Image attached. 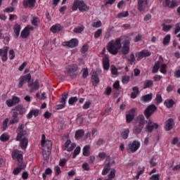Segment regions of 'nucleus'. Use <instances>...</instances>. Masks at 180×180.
<instances>
[{"label":"nucleus","mask_w":180,"mask_h":180,"mask_svg":"<svg viewBox=\"0 0 180 180\" xmlns=\"http://www.w3.org/2000/svg\"><path fill=\"white\" fill-rule=\"evenodd\" d=\"M16 141H20V147L22 148V150H26L27 144H29V140L25 137L27 135V132H26V130H25V125L20 124L16 130Z\"/></svg>","instance_id":"nucleus-1"},{"label":"nucleus","mask_w":180,"mask_h":180,"mask_svg":"<svg viewBox=\"0 0 180 180\" xmlns=\"http://www.w3.org/2000/svg\"><path fill=\"white\" fill-rule=\"evenodd\" d=\"M120 49H122V39L120 38L111 40L107 45L108 51L112 56H116Z\"/></svg>","instance_id":"nucleus-2"},{"label":"nucleus","mask_w":180,"mask_h":180,"mask_svg":"<svg viewBox=\"0 0 180 180\" xmlns=\"http://www.w3.org/2000/svg\"><path fill=\"white\" fill-rule=\"evenodd\" d=\"M72 10L74 12L78 10L80 12H88V11H89V6H88L83 0H74Z\"/></svg>","instance_id":"nucleus-3"},{"label":"nucleus","mask_w":180,"mask_h":180,"mask_svg":"<svg viewBox=\"0 0 180 180\" xmlns=\"http://www.w3.org/2000/svg\"><path fill=\"white\" fill-rule=\"evenodd\" d=\"M141 146V143L139 141H133L129 143L127 151L128 153H136V151L140 148Z\"/></svg>","instance_id":"nucleus-4"},{"label":"nucleus","mask_w":180,"mask_h":180,"mask_svg":"<svg viewBox=\"0 0 180 180\" xmlns=\"http://www.w3.org/2000/svg\"><path fill=\"white\" fill-rule=\"evenodd\" d=\"M77 68L74 65H69L65 70V74L70 78H75L77 77Z\"/></svg>","instance_id":"nucleus-5"},{"label":"nucleus","mask_w":180,"mask_h":180,"mask_svg":"<svg viewBox=\"0 0 180 180\" xmlns=\"http://www.w3.org/2000/svg\"><path fill=\"white\" fill-rule=\"evenodd\" d=\"M41 144L43 147V150H46V148L47 149V151H50V150H51V141L50 140H47L46 141V136L44 134H42L41 136Z\"/></svg>","instance_id":"nucleus-6"},{"label":"nucleus","mask_w":180,"mask_h":180,"mask_svg":"<svg viewBox=\"0 0 180 180\" xmlns=\"http://www.w3.org/2000/svg\"><path fill=\"white\" fill-rule=\"evenodd\" d=\"M155 110H157L155 105H150L148 106L143 112L146 119H150L151 115H153Z\"/></svg>","instance_id":"nucleus-7"},{"label":"nucleus","mask_w":180,"mask_h":180,"mask_svg":"<svg viewBox=\"0 0 180 180\" xmlns=\"http://www.w3.org/2000/svg\"><path fill=\"white\" fill-rule=\"evenodd\" d=\"M34 28L32 25H27L21 32L20 36L22 39H26L29 37V34H30V32H33Z\"/></svg>","instance_id":"nucleus-8"},{"label":"nucleus","mask_w":180,"mask_h":180,"mask_svg":"<svg viewBox=\"0 0 180 180\" xmlns=\"http://www.w3.org/2000/svg\"><path fill=\"white\" fill-rule=\"evenodd\" d=\"M137 6L139 12H144L148 8V0H138Z\"/></svg>","instance_id":"nucleus-9"},{"label":"nucleus","mask_w":180,"mask_h":180,"mask_svg":"<svg viewBox=\"0 0 180 180\" xmlns=\"http://www.w3.org/2000/svg\"><path fill=\"white\" fill-rule=\"evenodd\" d=\"M30 79H32V76L30 75V74H27L26 75L21 76L19 78V83L18 84V88H22L23 86V84L27 81V82H29V81H30Z\"/></svg>","instance_id":"nucleus-10"},{"label":"nucleus","mask_w":180,"mask_h":180,"mask_svg":"<svg viewBox=\"0 0 180 180\" xmlns=\"http://www.w3.org/2000/svg\"><path fill=\"white\" fill-rule=\"evenodd\" d=\"M154 129H158V124H153V121H151V120H148V124L145 129L146 133H151Z\"/></svg>","instance_id":"nucleus-11"},{"label":"nucleus","mask_w":180,"mask_h":180,"mask_svg":"<svg viewBox=\"0 0 180 180\" xmlns=\"http://www.w3.org/2000/svg\"><path fill=\"white\" fill-rule=\"evenodd\" d=\"M75 143H71V141L68 140L65 144L63 146V150L64 151H72V150H74V148H75Z\"/></svg>","instance_id":"nucleus-12"},{"label":"nucleus","mask_w":180,"mask_h":180,"mask_svg":"<svg viewBox=\"0 0 180 180\" xmlns=\"http://www.w3.org/2000/svg\"><path fill=\"white\" fill-rule=\"evenodd\" d=\"M150 56H151V52L148 51V50H143L136 53V57L138 60L144 58V57H150Z\"/></svg>","instance_id":"nucleus-13"},{"label":"nucleus","mask_w":180,"mask_h":180,"mask_svg":"<svg viewBox=\"0 0 180 180\" xmlns=\"http://www.w3.org/2000/svg\"><path fill=\"white\" fill-rule=\"evenodd\" d=\"M110 169V156H108L104 163V168L101 173L102 175H106L108 172H109Z\"/></svg>","instance_id":"nucleus-14"},{"label":"nucleus","mask_w":180,"mask_h":180,"mask_svg":"<svg viewBox=\"0 0 180 180\" xmlns=\"http://www.w3.org/2000/svg\"><path fill=\"white\" fill-rule=\"evenodd\" d=\"M19 102H20V99L18 96H13L12 99H8L6 101V104L8 108H12V106H15Z\"/></svg>","instance_id":"nucleus-15"},{"label":"nucleus","mask_w":180,"mask_h":180,"mask_svg":"<svg viewBox=\"0 0 180 180\" xmlns=\"http://www.w3.org/2000/svg\"><path fill=\"white\" fill-rule=\"evenodd\" d=\"M63 46L74 49V47H77L78 46V40L77 39H72L69 41L63 42Z\"/></svg>","instance_id":"nucleus-16"},{"label":"nucleus","mask_w":180,"mask_h":180,"mask_svg":"<svg viewBox=\"0 0 180 180\" xmlns=\"http://www.w3.org/2000/svg\"><path fill=\"white\" fill-rule=\"evenodd\" d=\"M11 155L13 160L17 159L18 162H22V160H23V154H22V152H20L18 150H16L12 153Z\"/></svg>","instance_id":"nucleus-17"},{"label":"nucleus","mask_w":180,"mask_h":180,"mask_svg":"<svg viewBox=\"0 0 180 180\" xmlns=\"http://www.w3.org/2000/svg\"><path fill=\"white\" fill-rule=\"evenodd\" d=\"M136 113V108L131 109L126 115L127 123H131L134 119V114Z\"/></svg>","instance_id":"nucleus-18"},{"label":"nucleus","mask_w":180,"mask_h":180,"mask_svg":"<svg viewBox=\"0 0 180 180\" xmlns=\"http://www.w3.org/2000/svg\"><path fill=\"white\" fill-rule=\"evenodd\" d=\"M28 87L30 88V92H34V91H37V89L40 88V84H39V82L37 80L32 83H30V81H29Z\"/></svg>","instance_id":"nucleus-19"},{"label":"nucleus","mask_w":180,"mask_h":180,"mask_svg":"<svg viewBox=\"0 0 180 180\" xmlns=\"http://www.w3.org/2000/svg\"><path fill=\"white\" fill-rule=\"evenodd\" d=\"M9 48L5 46L0 49V57H1L2 61H6L8 60V50Z\"/></svg>","instance_id":"nucleus-20"},{"label":"nucleus","mask_w":180,"mask_h":180,"mask_svg":"<svg viewBox=\"0 0 180 180\" xmlns=\"http://www.w3.org/2000/svg\"><path fill=\"white\" fill-rule=\"evenodd\" d=\"M174 127V120L169 118L165 122V129L167 131Z\"/></svg>","instance_id":"nucleus-21"},{"label":"nucleus","mask_w":180,"mask_h":180,"mask_svg":"<svg viewBox=\"0 0 180 180\" xmlns=\"http://www.w3.org/2000/svg\"><path fill=\"white\" fill-rule=\"evenodd\" d=\"M122 51L123 54H128L129 51H130V41H125L122 49Z\"/></svg>","instance_id":"nucleus-22"},{"label":"nucleus","mask_w":180,"mask_h":180,"mask_svg":"<svg viewBox=\"0 0 180 180\" xmlns=\"http://www.w3.org/2000/svg\"><path fill=\"white\" fill-rule=\"evenodd\" d=\"M39 113H40V110H39L38 109H32L27 114V119H32L33 116H34V117H37V116L39 115Z\"/></svg>","instance_id":"nucleus-23"},{"label":"nucleus","mask_w":180,"mask_h":180,"mask_svg":"<svg viewBox=\"0 0 180 180\" xmlns=\"http://www.w3.org/2000/svg\"><path fill=\"white\" fill-rule=\"evenodd\" d=\"M20 25L15 24L13 26V32H14V37L18 39L19 37V34H20Z\"/></svg>","instance_id":"nucleus-24"},{"label":"nucleus","mask_w":180,"mask_h":180,"mask_svg":"<svg viewBox=\"0 0 180 180\" xmlns=\"http://www.w3.org/2000/svg\"><path fill=\"white\" fill-rule=\"evenodd\" d=\"M36 0H24L23 5L25 8H33Z\"/></svg>","instance_id":"nucleus-25"},{"label":"nucleus","mask_w":180,"mask_h":180,"mask_svg":"<svg viewBox=\"0 0 180 180\" xmlns=\"http://www.w3.org/2000/svg\"><path fill=\"white\" fill-rule=\"evenodd\" d=\"M91 82H93V85L96 86L98 84H99V77H98V74L96 72H93L91 75Z\"/></svg>","instance_id":"nucleus-26"},{"label":"nucleus","mask_w":180,"mask_h":180,"mask_svg":"<svg viewBox=\"0 0 180 180\" xmlns=\"http://www.w3.org/2000/svg\"><path fill=\"white\" fill-rule=\"evenodd\" d=\"M138 122L139 126H141L142 127H144V124L147 123V120H146V118H144V115H143L138 116Z\"/></svg>","instance_id":"nucleus-27"},{"label":"nucleus","mask_w":180,"mask_h":180,"mask_svg":"<svg viewBox=\"0 0 180 180\" xmlns=\"http://www.w3.org/2000/svg\"><path fill=\"white\" fill-rule=\"evenodd\" d=\"M165 6H167V8H175L176 6V1L165 0Z\"/></svg>","instance_id":"nucleus-28"},{"label":"nucleus","mask_w":180,"mask_h":180,"mask_svg":"<svg viewBox=\"0 0 180 180\" xmlns=\"http://www.w3.org/2000/svg\"><path fill=\"white\" fill-rule=\"evenodd\" d=\"M132 91H133L131 94V99H136V98H137V95L140 94V91H139V87L137 86L133 87Z\"/></svg>","instance_id":"nucleus-29"},{"label":"nucleus","mask_w":180,"mask_h":180,"mask_svg":"<svg viewBox=\"0 0 180 180\" xmlns=\"http://www.w3.org/2000/svg\"><path fill=\"white\" fill-rule=\"evenodd\" d=\"M153 99V94H146L141 98L142 102H150Z\"/></svg>","instance_id":"nucleus-30"},{"label":"nucleus","mask_w":180,"mask_h":180,"mask_svg":"<svg viewBox=\"0 0 180 180\" xmlns=\"http://www.w3.org/2000/svg\"><path fill=\"white\" fill-rule=\"evenodd\" d=\"M103 68L104 70H109V58L106 56H104L103 58Z\"/></svg>","instance_id":"nucleus-31"},{"label":"nucleus","mask_w":180,"mask_h":180,"mask_svg":"<svg viewBox=\"0 0 180 180\" xmlns=\"http://www.w3.org/2000/svg\"><path fill=\"white\" fill-rule=\"evenodd\" d=\"M60 30H61V26L60 24L53 25L51 27V32H52V33H57V32H60Z\"/></svg>","instance_id":"nucleus-32"},{"label":"nucleus","mask_w":180,"mask_h":180,"mask_svg":"<svg viewBox=\"0 0 180 180\" xmlns=\"http://www.w3.org/2000/svg\"><path fill=\"white\" fill-rule=\"evenodd\" d=\"M91 147L89 145L85 146L83 148V155L84 157H88L91 153L89 152Z\"/></svg>","instance_id":"nucleus-33"},{"label":"nucleus","mask_w":180,"mask_h":180,"mask_svg":"<svg viewBox=\"0 0 180 180\" xmlns=\"http://www.w3.org/2000/svg\"><path fill=\"white\" fill-rule=\"evenodd\" d=\"M84 134H85V132L84 131V130L79 129L75 133V139L78 140L79 139H81V137H82Z\"/></svg>","instance_id":"nucleus-34"},{"label":"nucleus","mask_w":180,"mask_h":180,"mask_svg":"<svg viewBox=\"0 0 180 180\" xmlns=\"http://www.w3.org/2000/svg\"><path fill=\"white\" fill-rule=\"evenodd\" d=\"M174 34L179 38V41H180V25L176 24L174 29Z\"/></svg>","instance_id":"nucleus-35"},{"label":"nucleus","mask_w":180,"mask_h":180,"mask_svg":"<svg viewBox=\"0 0 180 180\" xmlns=\"http://www.w3.org/2000/svg\"><path fill=\"white\" fill-rule=\"evenodd\" d=\"M127 16H129V12L123 11L122 13H118L116 18H117L118 19H122V18H127Z\"/></svg>","instance_id":"nucleus-36"},{"label":"nucleus","mask_w":180,"mask_h":180,"mask_svg":"<svg viewBox=\"0 0 180 180\" xmlns=\"http://www.w3.org/2000/svg\"><path fill=\"white\" fill-rule=\"evenodd\" d=\"M169 41H171V35L167 34L163 39V45L167 46V44H169Z\"/></svg>","instance_id":"nucleus-37"},{"label":"nucleus","mask_w":180,"mask_h":180,"mask_svg":"<svg viewBox=\"0 0 180 180\" xmlns=\"http://www.w3.org/2000/svg\"><path fill=\"white\" fill-rule=\"evenodd\" d=\"M129 133H130V131L129 130V129H124L121 134L122 139L126 140V139H127V137H129Z\"/></svg>","instance_id":"nucleus-38"},{"label":"nucleus","mask_w":180,"mask_h":180,"mask_svg":"<svg viewBox=\"0 0 180 180\" xmlns=\"http://www.w3.org/2000/svg\"><path fill=\"white\" fill-rule=\"evenodd\" d=\"M172 29V25L163 24L162 25V31L163 32H169Z\"/></svg>","instance_id":"nucleus-39"},{"label":"nucleus","mask_w":180,"mask_h":180,"mask_svg":"<svg viewBox=\"0 0 180 180\" xmlns=\"http://www.w3.org/2000/svg\"><path fill=\"white\" fill-rule=\"evenodd\" d=\"M158 70H160V62L158 61L155 63L153 70H152V72H153L154 74H155V72H158Z\"/></svg>","instance_id":"nucleus-40"},{"label":"nucleus","mask_w":180,"mask_h":180,"mask_svg":"<svg viewBox=\"0 0 180 180\" xmlns=\"http://www.w3.org/2000/svg\"><path fill=\"white\" fill-rule=\"evenodd\" d=\"M151 85H153V81L148 79V80L145 81V82L143 84V89H146L147 88H150V86H151Z\"/></svg>","instance_id":"nucleus-41"},{"label":"nucleus","mask_w":180,"mask_h":180,"mask_svg":"<svg viewBox=\"0 0 180 180\" xmlns=\"http://www.w3.org/2000/svg\"><path fill=\"white\" fill-rule=\"evenodd\" d=\"M39 22H40V20H39V18H37V17H33L31 19V23H32V25H33V26H37L39 25Z\"/></svg>","instance_id":"nucleus-42"},{"label":"nucleus","mask_w":180,"mask_h":180,"mask_svg":"<svg viewBox=\"0 0 180 180\" xmlns=\"http://www.w3.org/2000/svg\"><path fill=\"white\" fill-rule=\"evenodd\" d=\"M143 128L144 127H141V125L136 126L134 127V133H136V134H140Z\"/></svg>","instance_id":"nucleus-43"},{"label":"nucleus","mask_w":180,"mask_h":180,"mask_svg":"<svg viewBox=\"0 0 180 180\" xmlns=\"http://www.w3.org/2000/svg\"><path fill=\"white\" fill-rule=\"evenodd\" d=\"M165 105L167 108H172L174 106V101L172 100H166L165 101Z\"/></svg>","instance_id":"nucleus-44"},{"label":"nucleus","mask_w":180,"mask_h":180,"mask_svg":"<svg viewBox=\"0 0 180 180\" xmlns=\"http://www.w3.org/2000/svg\"><path fill=\"white\" fill-rule=\"evenodd\" d=\"M0 140L1 141H8V140H9V134L5 133L3 134L1 136H0Z\"/></svg>","instance_id":"nucleus-45"},{"label":"nucleus","mask_w":180,"mask_h":180,"mask_svg":"<svg viewBox=\"0 0 180 180\" xmlns=\"http://www.w3.org/2000/svg\"><path fill=\"white\" fill-rule=\"evenodd\" d=\"M79 153H81V147L77 146L74 150L72 158H75V157H77Z\"/></svg>","instance_id":"nucleus-46"},{"label":"nucleus","mask_w":180,"mask_h":180,"mask_svg":"<svg viewBox=\"0 0 180 180\" xmlns=\"http://www.w3.org/2000/svg\"><path fill=\"white\" fill-rule=\"evenodd\" d=\"M160 72L162 74H165L167 72V65L166 64H160Z\"/></svg>","instance_id":"nucleus-47"},{"label":"nucleus","mask_w":180,"mask_h":180,"mask_svg":"<svg viewBox=\"0 0 180 180\" xmlns=\"http://www.w3.org/2000/svg\"><path fill=\"white\" fill-rule=\"evenodd\" d=\"M102 26V22L101 20L94 21L92 23L93 27H101Z\"/></svg>","instance_id":"nucleus-48"},{"label":"nucleus","mask_w":180,"mask_h":180,"mask_svg":"<svg viewBox=\"0 0 180 180\" xmlns=\"http://www.w3.org/2000/svg\"><path fill=\"white\" fill-rule=\"evenodd\" d=\"M136 60V58L134 57V53H131L130 55L129 58L128 59V61L131 65H133V63H134Z\"/></svg>","instance_id":"nucleus-49"},{"label":"nucleus","mask_w":180,"mask_h":180,"mask_svg":"<svg viewBox=\"0 0 180 180\" xmlns=\"http://www.w3.org/2000/svg\"><path fill=\"white\" fill-rule=\"evenodd\" d=\"M74 32L75 33H81V32H84V26L81 25L75 27Z\"/></svg>","instance_id":"nucleus-50"},{"label":"nucleus","mask_w":180,"mask_h":180,"mask_svg":"<svg viewBox=\"0 0 180 180\" xmlns=\"http://www.w3.org/2000/svg\"><path fill=\"white\" fill-rule=\"evenodd\" d=\"M88 49H89V46H88V44H84L81 49V52L82 53V54H85V53L88 51Z\"/></svg>","instance_id":"nucleus-51"},{"label":"nucleus","mask_w":180,"mask_h":180,"mask_svg":"<svg viewBox=\"0 0 180 180\" xmlns=\"http://www.w3.org/2000/svg\"><path fill=\"white\" fill-rule=\"evenodd\" d=\"M54 172H55V175L56 176H58V175L61 174V169L58 166H55Z\"/></svg>","instance_id":"nucleus-52"},{"label":"nucleus","mask_w":180,"mask_h":180,"mask_svg":"<svg viewBox=\"0 0 180 180\" xmlns=\"http://www.w3.org/2000/svg\"><path fill=\"white\" fill-rule=\"evenodd\" d=\"M110 70H111L112 75H114L115 77H116V75H117V68H116V67L112 65V66H111Z\"/></svg>","instance_id":"nucleus-53"},{"label":"nucleus","mask_w":180,"mask_h":180,"mask_svg":"<svg viewBox=\"0 0 180 180\" xmlns=\"http://www.w3.org/2000/svg\"><path fill=\"white\" fill-rule=\"evenodd\" d=\"M91 101H85L84 104L83 105V109L86 110V109H89L90 106H91Z\"/></svg>","instance_id":"nucleus-54"},{"label":"nucleus","mask_w":180,"mask_h":180,"mask_svg":"<svg viewBox=\"0 0 180 180\" xmlns=\"http://www.w3.org/2000/svg\"><path fill=\"white\" fill-rule=\"evenodd\" d=\"M77 101H78V98H77V96L72 97L69 99L68 103L69 105H74V103H75V102H77Z\"/></svg>","instance_id":"nucleus-55"},{"label":"nucleus","mask_w":180,"mask_h":180,"mask_svg":"<svg viewBox=\"0 0 180 180\" xmlns=\"http://www.w3.org/2000/svg\"><path fill=\"white\" fill-rule=\"evenodd\" d=\"M37 98H38V99H41V101H44V99H46V93L45 92L42 93L41 96H40V94L37 93Z\"/></svg>","instance_id":"nucleus-56"},{"label":"nucleus","mask_w":180,"mask_h":180,"mask_svg":"<svg viewBox=\"0 0 180 180\" xmlns=\"http://www.w3.org/2000/svg\"><path fill=\"white\" fill-rule=\"evenodd\" d=\"M101 34H102V30L98 29L97 31L95 32L94 33V37L95 39H98L101 37Z\"/></svg>","instance_id":"nucleus-57"},{"label":"nucleus","mask_w":180,"mask_h":180,"mask_svg":"<svg viewBox=\"0 0 180 180\" xmlns=\"http://www.w3.org/2000/svg\"><path fill=\"white\" fill-rule=\"evenodd\" d=\"M160 176H161V174H153L150 177V180H160Z\"/></svg>","instance_id":"nucleus-58"},{"label":"nucleus","mask_w":180,"mask_h":180,"mask_svg":"<svg viewBox=\"0 0 180 180\" xmlns=\"http://www.w3.org/2000/svg\"><path fill=\"white\" fill-rule=\"evenodd\" d=\"M155 101L158 105H160L162 102V97H161V95L158 94L155 98Z\"/></svg>","instance_id":"nucleus-59"},{"label":"nucleus","mask_w":180,"mask_h":180,"mask_svg":"<svg viewBox=\"0 0 180 180\" xmlns=\"http://www.w3.org/2000/svg\"><path fill=\"white\" fill-rule=\"evenodd\" d=\"M67 98H68V94L64 93L62 95V98L60 100V103H65V101H67Z\"/></svg>","instance_id":"nucleus-60"},{"label":"nucleus","mask_w":180,"mask_h":180,"mask_svg":"<svg viewBox=\"0 0 180 180\" xmlns=\"http://www.w3.org/2000/svg\"><path fill=\"white\" fill-rule=\"evenodd\" d=\"M123 84H127L129 81H130V77L129 76H124L122 79Z\"/></svg>","instance_id":"nucleus-61"},{"label":"nucleus","mask_w":180,"mask_h":180,"mask_svg":"<svg viewBox=\"0 0 180 180\" xmlns=\"http://www.w3.org/2000/svg\"><path fill=\"white\" fill-rule=\"evenodd\" d=\"M13 11H15V8L11 6V7L6 8L4 11L6 12V13H11L13 12Z\"/></svg>","instance_id":"nucleus-62"},{"label":"nucleus","mask_w":180,"mask_h":180,"mask_svg":"<svg viewBox=\"0 0 180 180\" xmlns=\"http://www.w3.org/2000/svg\"><path fill=\"white\" fill-rule=\"evenodd\" d=\"M66 163H67V159H65V158L60 159V160L59 162V165L60 167H65Z\"/></svg>","instance_id":"nucleus-63"},{"label":"nucleus","mask_w":180,"mask_h":180,"mask_svg":"<svg viewBox=\"0 0 180 180\" xmlns=\"http://www.w3.org/2000/svg\"><path fill=\"white\" fill-rule=\"evenodd\" d=\"M89 75L88 73V69L84 68L82 70V77L83 78H86V77Z\"/></svg>","instance_id":"nucleus-64"}]
</instances>
